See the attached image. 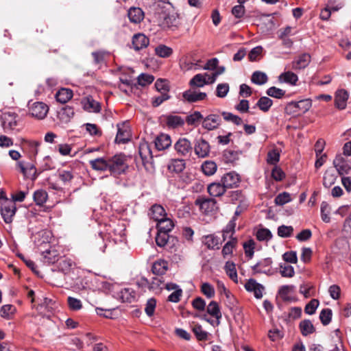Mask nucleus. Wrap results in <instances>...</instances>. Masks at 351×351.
Listing matches in <instances>:
<instances>
[{"instance_id": "nucleus-31", "label": "nucleus", "mask_w": 351, "mask_h": 351, "mask_svg": "<svg viewBox=\"0 0 351 351\" xmlns=\"http://www.w3.org/2000/svg\"><path fill=\"white\" fill-rule=\"evenodd\" d=\"M208 73H198L193 76V77L190 80L189 85L191 87H197L201 88L204 86L206 85V77H207Z\"/></svg>"}, {"instance_id": "nucleus-59", "label": "nucleus", "mask_w": 351, "mask_h": 351, "mask_svg": "<svg viewBox=\"0 0 351 351\" xmlns=\"http://www.w3.org/2000/svg\"><path fill=\"white\" fill-rule=\"evenodd\" d=\"M280 160V153L276 149L270 150L267 153V162L270 165H276Z\"/></svg>"}, {"instance_id": "nucleus-10", "label": "nucleus", "mask_w": 351, "mask_h": 351, "mask_svg": "<svg viewBox=\"0 0 351 351\" xmlns=\"http://www.w3.org/2000/svg\"><path fill=\"white\" fill-rule=\"evenodd\" d=\"M221 123V118L219 114H210L204 117L202 127L208 131H212L217 129L220 126Z\"/></svg>"}, {"instance_id": "nucleus-36", "label": "nucleus", "mask_w": 351, "mask_h": 351, "mask_svg": "<svg viewBox=\"0 0 351 351\" xmlns=\"http://www.w3.org/2000/svg\"><path fill=\"white\" fill-rule=\"evenodd\" d=\"M337 178V176L333 169H327L324 175L323 185L326 188L330 187L335 182Z\"/></svg>"}, {"instance_id": "nucleus-17", "label": "nucleus", "mask_w": 351, "mask_h": 351, "mask_svg": "<svg viewBox=\"0 0 351 351\" xmlns=\"http://www.w3.org/2000/svg\"><path fill=\"white\" fill-rule=\"evenodd\" d=\"M221 182L226 189H232L238 186L240 182V178L237 173L234 171H231L224 174L221 178Z\"/></svg>"}, {"instance_id": "nucleus-25", "label": "nucleus", "mask_w": 351, "mask_h": 351, "mask_svg": "<svg viewBox=\"0 0 351 351\" xmlns=\"http://www.w3.org/2000/svg\"><path fill=\"white\" fill-rule=\"evenodd\" d=\"M128 15L130 21L135 24L139 23L144 18V13L140 8H131Z\"/></svg>"}, {"instance_id": "nucleus-61", "label": "nucleus", "mask_w": 351, "mask_h": 351, "mask_svg": "<svg viewBox=\"0 0 351 351\" xmlns=\"http://www.w3.org/2000/svg\"><path fill=\"white\" fill-rule=\"evenodd\" d=\"M154 80V77L152 75L142 73L138 77V83L142 86L150 84Z\"/></svg>"}, {"instance_id": "nucleus-46", "label": "nucleus", "mask_w": 351, "mask_h": 351, "mask_svg": "<svg viewBox=\"0 0 351 351\" xmlns=\"http://www.w3.org/2000/svg\"><path fill=\"white\" fill-rule=\"evenodd\" d=\"M155 53L161 58H168L173 53V49L165 45H159L155 48Z\"/></svg>"}, {"instance_id": "nucleus-18", "label": "nucleus", "mask_w": 351, "mask_h": 351, "mask_svg": "<svg viewBox=\"0 0 351 351\" xmlns=\"http://www.w3.org/2000/svg\"><path fill=\"white\" fill-rule=\"evenodd\" d=\"M207 95L206 93L197 91L192 88H190L182 93L183 99L189 103L202 101L205 99Z\"/></svg>"}, {"instance_id": "nucleus-22", "label": "nucleus", "mask_w": 351, "mask_h": 351, "mask_svg": "<svg viewBox=\"0 0 351 351\" xmlns=\"http://www.w3.org/2000/svg\"><path fill=\"white\" fill-rule=\"evenodd\" d=\"M208 192L212 197H220L226 191V189L221 182H213L208 186Z\"/></svg>"}, {"instance_id": "nucleus-19", "label": "nucleus", "mask_w": 351, "mask_h": 351, "mask_svg": "<svg viewBox=\"0 0 351 351\" xmlns=\"http://www.w3.org/2000/svg\"><path fill=\"white\" fill-rule=\"evenodd\" d=\"M149 43V39L143 34H136L132 37V46L136 51L147 47Z\"/></svg>"}, {"instance_id": "nucleus-20", "label": "nucleus", "mask_w": 351, "mask_h": 351, "mask_svg": "<svg viewBox=\"0 0 351 351\" xmlns=\"http://www.w3.org/2000/svg\"><path fill=\"white\" fill-rule=\"evenodd\" d=\"M311 62V56L304 53L298 56L291 62V69L293 70L303 69L306 68Z\"/></svg>"}, {"instance_id": "nucleus-23", "label": "nucleus", "mask_w": 351, "mask_h": 351, "mask_svg": "<svg viewBox=\"0 0 351 351\" xmlns=\"http://www.w3.org/2000/svg\"><path fill=\"white\" fill-rule=\"evenodd\" d=\"M168 270V263L165 260H158L154 263L152 271L154 274L162 276Z\"/></svg>"}, {"instance_id": "nucleus-43", "label": "nucleus", "mask_w": 351, "mask_h": 351, "mask_svg": "<svg viewBox=\"0 0 351 351\" xmlns=\"http://www.w3.org/2000/svg\"><path fill=\"white\" fill-rule=\"evenodd\" d=\"M84 109L93 112H99L101 110L100 104L92 97H88L84 103Z\"/></svg>"}, {"instance_id": "nucleus-47", "label": "nucleus", "mask_w": 351, "mask_h": 351, "mask_svg": "<svg viewBox=\"0 0 351 351\" xmlns=\"http://www.w3.org/2000/svg\"><path fill=\"white\" fill-rule=\"evenodd\" d=\"M295 286L293 285H282L278 289V295L284 300H289V294L293 292Z\"/></svg>"}, {"instance_id": "nucleus-42", "label": "nucleus", "mask_w": 351, "mask_h": 351, "mask_svg": "<svg viewBox=\"0 0 351 351\" xmlns=\"http://www.w3.org/2000/svg\"><path fill=\"white\" fill-rule=\"evenodd\" d=\"M204 119L203 115L199 111H195L193 113L188 115L186 118V122L189 125L196 126Z\"/></svg>"}, {"instance_id": "nucleus-53", "label": "nucleus", "mask_w": 351, "mask_h": 351, "mask_svg": "<svg viewBox=\"0 0 351 351\" xmlns=\"http://www.w3.org/2000/svg\"><path fill=\"white\" fill-rule=\"evenodd\" d=\"M293 228L291 226H280L278 228V235L282 238H287L292 235Z\"/></svg>"}, {"instance_id": "nucleus-54", "label": "nucleus", "mask_w": 351, "mask_h": 351, "mask_svg": "<svg viewBox=\"0 0 351 351\" xmlns=\"http://www.w3.org/2000/svg\"><path fill=\"white\" fill-rule=\"evenodd\" d=\"M235 227L236 222L234 221V220H230L223 230L222 236L223 241H225L227 239L228 234H230V236H232V237H233V234L235 232Z\"/></svg>"}, {"instance_id": "nucleus-33", "label": "nucleus", "mask_w": 351, "mask_h": 351, "mask_svg": "<svg viewBox=\"0 0 351 351\" xmlns=\"http://www.w3.org/2000/svg\"><path fill=\"white\" fill-rule=\"evenodd\" d=\"M138 153L144 165L149 162V159H152V152L147 143L140 145Z\"/></svg>"}, {"instance_id": "nucleus-56", "label": "nucleus", "mask_w": 351, "mask_h": 351, "mask_svg": "<svg viewBox=\"0 0 351 351\" xmlns=\"http://www.w3.org/2000/svg\"><path fill=\"white\" fill-rule=\"evenodd\" d=\"M155 87L160 93H168L169 91L168 82L166 80L158 79L155 82Z\"/></svg>"}, {"instance_id": "nucleus-14", "label": "nucleus", "mask_w": 351, "mask_h": 351, "mask_svg": "<svg viewBox=\"0 0 351 351\" xmlns=\"http://www.w3.org/2000/svg\"><path fill=\"white\" fill-rule=\"evenodd\" d=\"M18 166L26 178L31 179L32 180H35L37 178V170L33 163L20 161L18 162Z\"/></svg>"}, {"instance_id": "nucleus-5", "label": "nucleus", "mask_w": 351, "mask_h": 351, "mask_svg": "<svg viewBox=\"0 0 351 351\" xmlns=\"http://www.w3.org/2000/svg\"><path fill=\"white\" fill-rule=\"evenodd\" d=\"M195 204L206 215L213 213L218 210L217 201L214 198L199 197Z\"/></svg>"}, {"instance_id": "nucleus-29", "label": "nucleus", "mask_w": 351, "mask_h": 351, "mask_svg": "<svg viewBox=\"0 0 351 351\" xmlns=\"http://www.w3.org/2000/svg\"><path fill=\"white\" fill-rule=\"evenodd\" d=\"M173 226L174 223L173 221L167 217H163L162 219L160 220L157 223L158 230L162 232L169 233L171 231Z\"/></svg>"}, {"instance_id": "nucleus-44", "label": "nucleus", "mask_w": 351, "mask_h": 351, "mask_svg": "<svg viewBox=\"0 0 351 351\" xmlns=\"http://www.w3.org/2000/svg\"><path fill=\"white\" fill-rule=\"evenodd\" d=\"M273 104V101L267 97H261L256 103V106L264 112L269 111Z\"/></svg>"}, {"instance_id": "nucleus-15", "label": "nucleus", "mask_w": 351, "mask_h": 351, "mask_svg": "<svg viewBox=\"0 0 351 351\" xmlns=\"http://www.w3.org/2000/svg\"><path fill=\"white\" fill-rule=\"evenodd\" d=\"M194 150L195 154L199 158H203L208 156L210 151V147L208 142L205 139L200 138L195 141Z\"/></svg>"}, {"instance_id": "nucleus-3", "label": "nucleus", "mask_w": 351, "mask_h": 351, "mask_svg": "<svg viewBox=\"0 0 351 351\" xmlns=\"http://www.w3.org/2000/svg\"><path fill=\"white\" fill-rule=\"evenodd\" d=\"M311 106V101L308 99L299 101H291L285 106V112L289 115L298 116L307 112Z\"/></svg>"}, {"instance_id": "nucleus-24", "label": "nucleus", "mask_w": 351, "mask_h": 351, "mask_svg": "<svg viewBox=\"0 0 351 351\" xmlns=\"http://www.w3.org/2000/svg\"><path fill=\"white\" fill-rule=\"evenodd\" d=\"M348 94L345 90H339L335 94V102L337 108L343 110L346 106Z\"/></svg>"}, {"instance_id": "nucleus-39", "label": "nucleus", "mask_w": 351, "mask_h": 351, "mask_svg": "<svg viewBox=\"0 0 351 351\" xmlns=\"http://www.w3.org/2000/svg\"><path fill=\"white\" fill-rule=\"evenodd\" d=\"M230 240L228 241L223 247L221 253L224 258L231 255L232 254L233 249L235 247L237 243V239L232 236H228Z\"/></svg>"}, {"instance_id": "nucleus-2", "label": "nucleus", "mask_w": 351, "mask_h": 351, "mask_svg": "<svg viewBox=\"0 0 351 351\" xmlns=\"http://www.w3.org/2000/svg\"><path fill=\"white\" fill-rule=\"evenodd\" d=\"M16 211V203L13 200L4 196L0 198V213L6 223H12Z\"/></svg>"}, {"instance_id": "nucleus-49", "label": "nucleus", "mask_w": 351, "mask_h": 351, "mask_svg": "<svg viewBox=\"0 0 351 351\" xmlns=\"http://www.w3.org/2000/svg\"><path fill=\"white\" fill-rule=\"evenodd\" d=\"M332 310L330 308H324L319 314V319L324 326L328 325L332 319Z\"/></svg>"}, {"instance_id": "nucleus-1", "label": "nucleus", "mask_w": 351, "mask_h": 351, "mask_svg": "<svg viewBox=\"0 0 351 351\" xmlns=\"http://www.w3.org/2000/svg\"><path fill=\"white\" fill-rule=\"evenodd\" d=\"M91 168L98 171H108L114 177L125 173L128 168L123 154H118L112 157L97 158L89 161Z\"/></svg>"}, {"instance_id": "nucleus-55", "label": "nucleus", "mask_w": 351, "mask_h": 351, "mask_svg": "<svg viewBox=\"0 0 351 351\" xmlns=\"http://www.w3.org/2000/svg\"><path fill=\"white\" fill-rule=\"evenodd\" d=\"M280 273L282 277L291 278L295 274L294 268L291 265L286 264L280 265Z\"/></svg>"}, {"instance_id": "nucleus-28", "label": "nucleus", "mask_w": 351, "mask_h": 351, "mask_svg": "<svg viewBox=\"0 0 351 351\" xmlns=\"http://www.w3.org/2000/svg\"><path fill=\"white\" fill-rule=\"evenodd\" d=\"M73 97V91L71 89L62 88L56 93L57 101L65 104Z\"/></svg>"}, {"instance_id": "nucleus-4", "label": "nucleus", "mask_w": 351, "mask_h": 351, "mask_svg": "<svg viewBox=\"0 0 351 351\" xmlns=\"http://www.w3.org/2000/svg\"><path fill=\"white\" fill-rule=\"evenodd\" d=\"M2 125L4 130L14 131L19 130V117L15 112H7L1 115Z\"/></svg>"}, {"instance_id": "nucleus-32", "label": "nucleus", "mask_w": 351, "mask_h": 351, "mask_svg": "<svg viewBox=\"0 0 351 351\" xmlns=\"http://www.w3.org/2000/svg\"><path fill=\"white\" fill-rule=\"evenodd\" d=\"M166 123L169 128H176L182 126L184 124V121L180 116L167 115L166 117Z\"/></svg>"}, {"instance_id": "nucleus-13", "label": "nucleus", "mask_w": 351, "mask_h": 351, "mask_svg": "<svg viewBox=\"0 0 351 351\" xmlns=\"http://www.w3.org/2000/svg\"><path fill=\"white\" fill-rule=\"evenodd\" d=\"M130 138V130L129 125L126 123L117 124V134L115 138L117 143H125Z\"/></svg>"}, {"instance_id": "nucleus-21", "label": "nucleus", "mask_w": 351, "mask_h": 351, "mask_svg": "<svg viewBox=\"0 0 351 351\" xmlns=\"http://www.w3.org/2000/svg\"><path fill=\"white\" fill-rule=\"evenodd\" d=\"M149 215L150 218L158 222L167 217V213L161 205L154 204L149 209Z\"/></svg>"}, {"instance_id": "nucleus-52", "label": "nucleus", "mask_w": 351, "mask_h": 351, "mask_svg": "<svg viewBox=\"0 0 351 351\" xmlns=\"http://www.w3.org/2000/svg\"><path fill=\"white\" fill-rule=\"evenodd\" d=\"M239 153L237 151L227 149L223 152V158L226 162H234L239 157Z\"/></svg>"}, {"instance_id": "nucleus-58", "label": "nucleus", "mask_w": 351, "mask_h": 351, "mask_svg": "<svg viewBox=\"0 0 351 351\" xmlns=\"http://www.w3.org/2000/svg\"><path fill=\"white\" fill-rule=\"evenodd\" d=\"M169 238V235L168 233L158 230V233L156 237V243L158 246L164 247L167 245Z\"/></svg>"}, {"instance_id": "nucleus-26", "label": "nucleus", "mask_w": 351, "mask_h": 351, "mask_svg": "<svg viewBox=\"0 0 351 351\" xmlns=\"http://www.w3.org/2000/svg\"><path fill=\"white\" fill-rule=\"evenodd\" d=\"M171 141L169 135L162 134L157 136L155 141V145L157 149L163 150L171 145Z\"/></svg>"}, {"instance_id": "nucleus-34", "label": "nucleus", "mask_w": 351, "mask_h": 351, "mask_svg": "<svg viewBox=\"0 0 351 351\" xmlns=\"http://www.w3.org/2000/svg\"><path fill=\"white\" fill-rule=\"evenodd\" d=\"M203 243L208 249H218L219 238L214 234L206 235L203 237Z\"/></svg>"}, {"instance_id": "nucleus-51", "label": "nucleus", "mask_w": 351, "mask_h": 351, "mask_svg": "<svg viewBox=\"0 0 351 351\" xmlns=\"http://www.w3.org/2000/svg\"><path fill=\"white\" fill-rule=\"evenodd\" d=\"M256 239L260 241H269L272 238L271 231L267 228L259 229L256 232Z\"/></svg>"}, {"instance_id": "nucleus-50", "label": "nucleus", "mask_w": 351, "mask_h": 351, "mask_svg": "<svg viewBox=\"0 0 351 351\" xmlns=\"http://www.w3.org/2000/svg\"><path fill=\"white\" fill-rule=\"evenodd\" d=\"M266 93L269 97L281 99L285 95V91L276 86H271L267 90Z\"/></svg>"}, {"instance_id": "nucleus-40", "label": "nucleus", "mask_w": 351, "mask_h": 351, "mask_svg": "<svg viewBox=\"0 0 351 351\" xmlns=\"http://www.w3.org/2000/svg\"><path fill=\"white\" fill-rule=\"evenodd\" d=\"M45 262L47 264H53L58 259V253L57 250L53 248H50L43 252Z\"/></svg>"}, {"instance_id": "nucleus-37", "label": "nucleus", "mask_w": 351, "mask_h": 351, "mask_svg": "<svg viewBox=\"0 0 351 351\" xmlns=\"http://www.w3.org/2000/svg\"><path fill=\"white\" fill-rule=\"evenodd\" d=\"M279 80L293 86L295 85L298 81V77L291 71H287L280 75Z\"/></svg>"}, {"instance_id": "nucleus-9", "label": "nucleus", "mask_w": 351, "mask_h": 351, "mask_svg": "<svg viewBox=\"0 0 351 351\" xmlns=\"http://www.w3.org/2000/svg\"><path fill=\"white\" fill-rule=\"evenodd\" d=\"M206 311L212 317V319H208V322L213 327L218 326L221 318V313L218 303L215 301H211L206 307Z\"/></svg>"}, {"instance_id": "nucleus-8", "label": "nucleus", "mask_w": 351, "mask_h": 351, "mask_svg": "<svg viewBox=\"0 0 351 351\" xmlns=\"http://www.w3.org/2000/svg\"><path fill=\"white\" fill-rule=\"evenodd\" d=\"M333 165L339 175L349 173L351 170V161L342 154H337L333 160Z\"/></svg>"}, {"instance_id": "nucleus-7", "label": "nucleus", "mask_w": 351, "mask_h": 351, "mask_svg": "<svg viewBox=\"0 0 351 351\" xmlns=\"http://www.w3.org/2000/svg\"><path fill=\"white\" fill-rule=\"evenodd\" d=\"M272 263L271 258H266L253 265L252 269L254 274H265L267 276H271L274 274L272 269Z\"/></svg>"}, {"instance_id": "nucleus-41", "label": "nucleus", "mask_w": 351, "mask_h": 351, "mask_svg": "<svg viewBox=\"0 0 351 351\" xmlns=\"http://www.w3.org/2000/svg\"><path fill=\"white\" fill-rule=\"evenodd\" d=\"M217 169L216 163L212 160L204 161L202 165V170L206 176L213 175L216 172Z\"/></svg>"}, {"instance_id": "nucleus-27", "label": "nucleus", "mask_w": 351, "mask_h": 351, "mask_svg": "<svg viewBox=\"0 0 351 351\" xmlns=\"http://www.w3.org/2000/svg\"><path fill=\"white\" fill-rule=\"evenodd\" d=\"M74 115V110L69 106L61 108L58 112V117L63 123H68Z\"/></svg>"}, {"instance_id": "nucleus-35", "label": "nucleus", "mask_w": 351, "mask_h": 351, "mask_svg": "<svg viewBox=\"0 0 351 351\" xmlns=\"http://www.w3.org/2000/svg\"><path fill=\"white\" fill-rule=\"evenodd\" d=\"M224 270L229 278L235 283L238 282V276L235 264L232 261H227L224 266Z\"/></svg>"}, {"instance_id": "nucleus-62", "label": "nucleus", "mask_w": 351, "mask_h": 351, "mask_svg": "<svg viewBox=\"0 0 351 351\" xmlns=\"http://www.w3.org/2000/svg\"><path fill=\"white\" fill-rule=\"evenodd\" d=\"M319 301L316 299H312L305 306L304 311L306 314L313 315L315 313L319 306Z\"/></svg>"}, {"instance_id": "nucleus-64", "label": "nucleus", "mask_w": 351, "mask_h": 351, "mask_svg": "<svg viewBox=\"0 0 351 351\" xmlns=\"http://www.w3.org/2000/svg\"><path fill=\"white\" fill-rule=\"evenodd\" d=\"M229 91L228 84H219L216 89V95L218 97H225Z\"/></svg>"}, {"instance_id": "nucleus-48", "label": "nucleus", "mask_w": 351, "mask_h": 351, "mask_svg": "<svg viewBox=\"0 0 351 351\" xmlns=\"http://www.w3.org/2000/svg\"><path fill=\"white\" fill-rule=\"evenodd\" d=\"M48 197L47 193L43 190H37L34 193V200L37 205H43Z\"/></svg>"}, {"instance_id": "nucleus-16", "label": "nucleus", "mask_w": 351, "mask_h": 351, "mask_svg": "<svg viewBox=\"0 0 351 351\" xmlns=\"http://www.w3.org/2000/svg\"><path fill=\"white\" fill-rule=\"evenodd\" d=\"M174 148L178 154L186 156L191 153L192 146L191 142L185 138H180L174 145Z\"/></svg>"}, {"instance_id": "nucleus-38", "label": "nucleus", "mask_w": 351, "mask_h": 351, "mask_svg": "<svg viewBox=\"0 0 351 351\" xmlns=\"http://www.w3.org/2000/svg\"><path fill=\"white\" fill-rule=\"evenodd\" d=\"M267 80L268 77L266 73L259 71H254L251 77L252 82L257 85H263L267 83Z\"/></svg>"}, {"instance_id": "nucleus-11", "label": "nucleus", "mask_w": 351, "mask_h": 351, "mask_svg": "<svg viewBox=\"0 0 351 351\" xmlns=\"http://www.w3.org/2000/svg\"><path fill=\"white\" fill-rule=\"evenodd\" d=\"M141 283L142 285H147L149 291L158 294L162 290V285L165 283V280L162 276H157L152 278L151 282H149L146 278H141Z\"/></svg>"}, {"instance_id": "nucleus-6", "label": "nucleus", "mask_w": 351, "mask_h": 351, "mask_svg": "<svg viewBox=\"0 0 351 351\" xmlns=\"http://www.w3.org/2000/svg\"><path fill=\"white\" fill-rule=\"evenodd\" d=\"M49 111L48 106L42 101H36L29 104V114L37 119L45 118Z\"/></svg>"}, {"instance_id": "nucleus-45", "label": "nucleus", "mask_w": 351, "mask_h": 351, "mask_svg": "<svg viewBox=\"0 0 351 351\" xmlns=\"http://www.w3.org/2000/svg\"><path fill=\"white\" fill-rule=\"evenodd\" d=\"M330 206L326 202H322L320 206L321 218L325 223L330 221Z\"/></svg>"}, {"instance_id": "nucleus-60", "label": "nucleus", "mask_w": 351, "mask_h": 351, "mask_svg": "<svg viewBox=\"0 0 351 351\" xmlns=\"http://www.w3.org/2000/svg\"><path fill=\"white\" fill-rule=\"evenodd\" d=\"M201 291L208 298L214 297L215 291L213 286L208 282H204L201 286Z\"/></svg>"}, {"instance_id": "nucleus-63", "label": "nucleus", "mask_w": 351, "mask_h": 351, "mask_svg": "<svg viewBox=\"0 0 351 351\" xmlns=\"http://www.w3.org/2000/svg\"><path fill=\"white\" fill-rule=\"evenodd\" d=\"M156 306V300L155 298H152L147 300L146 306L145 308V311L149 317H151L154 315Z\"/></svg>"}, {"instance_id": "nucleus-57", "label": "nucleus", "mask_w": 351, "mask_h": 351, "mask_svg": "<svg viewBox=\"0 0 351 351\" xmlns=\"http://www.w3.org/2000/svg\"><path fill=\"white\" fill-rule=\"evenodd\" d=\"M291 200L290 194L287 192H283L275 197L274 202L276 205L282 206L291 202Z\"/></svg>"}, {"instance_id": "nucleus-12", "label": "nucleus", "mask_w": 351, "mask_h": 351, "mask_svg": "<svg viewBox=\"0 0 351 351\" xmlns=\"http://www.w3.org/2000/svg\"><path fill=\"white\" fill-rule=\"evenodd\" d=\"M244 287L246 291L253 293L256 299H261L263 298V292L265 291V287L258 283L256 280L253 278L249 279L245 284Z\"/></svg>"}, {"instance_id": "nucleus-30", "label": "nucleus", "mask_w": 351, "mask_h": 351, "mask_svg": "<svg viewBox=\"0 0 351 351\" xmlns=\"http://www.w3.org/2000/svg\"><path fill=\"white\" fill-rule=\"evenodd\" d=\"M184 168L185 162L182 159H172L168 165V169L176 173H181Z\"/></svg>"}]
</instances>
